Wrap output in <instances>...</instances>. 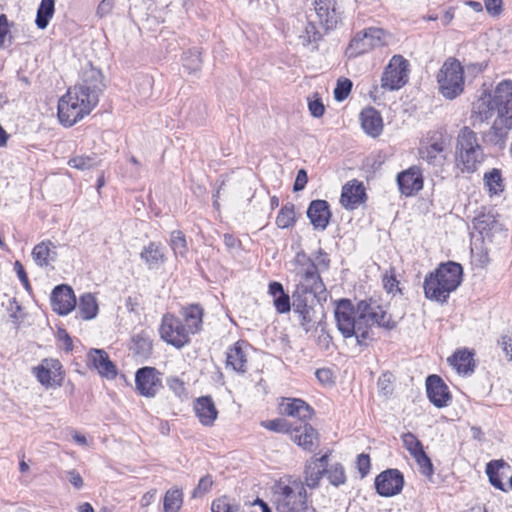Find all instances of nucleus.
I'll list each match as a JSON object with an SVG mask.
<instances>
[{"label": "nucleus", "instance_id": "nucleus-29", "mask_svg": "<svg viewBox=\"0 0 512 512\" xmlns=\"http://www.w3.org/2000/svg\"><path fill=\"white\" fill-rule=\"evenodd\" d=\"M194 410L199 421L205 426L213 425L217 418V410L213 400L209 396L200 397L196 400Z\"/></svg>", "mask_w": 512, "mask_h": 512}, {"label": "nucleus", "instance_id": "nucleus-47", "mask_svg": "<svg viewBox=\"0 0 512 512\" xmlns=\"http://www.w3.org/2000/svg\"><path fill=\"white\" fill-rule=\"evenodd\" d=\"M68 165L78 170H89L97 165L95 156H75L68 161Z\"/></svg>", "mask_w": 512, "mask_h": 512}, {"label": "nucleus", "instance_id": "nucleus-64", "mask_svg": "<svg viewBox=\"0 0 512 512\" xmlns=\"http://www.w3.org/2000/svg\"><path fill=\"white\" fill-rule=\"evenodd\" d=\"M501 7L502 0H485L486 10L493 15L499 14L501 11Z\"/></svg>", "mask_w": 512, "mask_h": 512}, {"label": "nucleus", "instance_id": "nucleus-43", "mask_svg": "<svg viewBox=\"0 0 512 512\" xmlns=\"http://www.w3.org/2000/svg\"><path fill=\"white\" fill-rule=\"evenodd\" d=\"M170 246L176 256L184 257L186 255L187 243L181 231L176 230L171 233Z\"/></svg>", "mask_w": 512, "mask_h": 512}, {"label": "nucleus", "instance_id": "nucleus-59", "mask_svg": "<svg viewBox=\"0 0 512 512\" xmlns=\"http://www.w3.org/2000/svg\"><path fill=\"white\" fill-rule=\"evenodd\" d=\"M500 345L506 356L512 360V332H508L501 337Z\"/></svg>", "mask_w": 512, "mask_h": 512}, {"label": "nucleus", "instance_id": "nucleus-26", "mask_svg": "<svg viewBox=\"0 0 512 512\" xmlns=\"http://www.w3.org/2000/svg\"><path fill=\"white\" fill-rule=\"evenodd\" d=\"M140 258L148 269H158L166 262L165 247L161 243L150 242L143 247Z\"/></svg>", "mask_w": 512, "mask_h": 512}, {"label": "nucleus", "instance_id": "nucleus-48", "mask_svg": "<svg viewBox=\"0 0 512 512\" xmlns=\"http://www.w3.org/2000/svg\"><path fill=\"white\" fill-rule=\"evenodd\" d=\"M261 425L264 428H266L270 431L277 432V433H290L291 434V430H292V426L290 425V423L287 420L282 419V418L263 421L261 423Z\"/></svg>", "mask_w": 512, "mask_h": 512}, {"label": "nucleus", "instance_id": "nucleus-41", "mask_svg": "<svg viewBox=\"0 0 512 512\" xmlns=\"http://www.w3.org/2000/svg\"><path fill=\"white\" fill-rule=\"evenodd\" d=\"M497 225L495 217L490 214H480L473 219V227L481 234H488Z\"/></svg>", "mask_w": 512, "mask_h": 512}, {"label": "nucleus", "instance_id": "nucleus-2", "mask_svg": "<svg viewBox=\"0 0 512 512\" xmlns=\"http://www.w3.org/2000/svg\"><path fill=\"white\" fill-rule=\"evenodd\" d=\"M292 272L298 281L293 293V309L299 314L300 324L308 332L315 323V305L326 300V287L319 276L317 266L303 251L291 262Z\"/></svg>", "mask_w": 512, "mask_h": 512}, {"label": "nucleus", "instance_id": "nucleus-39", "mask_svg": "<svg viewBox=\"0 0 512 512\" xmlns=\"http://www.w3.org/2000/svg\"><path fill=\"white\" fill-rule=\"evenodd\" d=\"M211 512H243L239 503L228 496H221L213 500Z\"/></svg>", "mask_w": 512, "mask_h": 512}, {"label": "nucleus", "instance_id": "nucleus-52", "mask_svg": "<svg viewBox=\"0 0 512 512\" xmlns=\"http://www.w3.org/2000/svg\"><path fill=\"white\" fill-rule=\"evenodd\" d=\"M383 286L388 293H396L399 292L400 289L398 287L399 282L396 279L394 269H390L386 271L382 277Z\"/></svg>", "mask_w": 512, "mask_h": 512}, {"label": "nucleus", "instance_id": "nucleus-1", "mask_svg": "<svg viewBox=\"0 0 512 512\" xmlns=\"http://www.w3.org/2000/svg\"><path fill=\"white\" fill-rule=\"evenodd\" d=\"M339 332L345 338L355 337L359 345L373 339L374 325L392 330L396 321L372 300H362L355 307L348 299H341L334 311Z\"/></svg>", "mask_w": 512, "mask_h": 512}, {"label": "nucleus", "instance_id": "nucleus-34", "mask_svg": "<svg viewBox=\"0 0 512 512\" xmlns=\"http://www.w3.org/2000/svg\"><path fill=\"white\" fill-rule=\"evenodd\" d=\"M55 248L50 241L37 244L32 250V257L36 264L42 267L54 261L57 256Z\"/></svg>", "mask_w": 512, "mask_h": 512}, {"label": "nucleus", "instance_id": "nucleus-27", "mask_svg": "<svg viewBox=\"0 0 512 512\" xmlns=\"http://www.w3.org/2000/svg\"><path fill=\"white\" fill-rule=\"evenodd\" d=\"M184 320V328L188 335H193L201 330L203 323V309L197 304L184 307L181 311Z\"/></svg>", "mask_w": 512, "mask_h": 512}, {"label": "nucleus", "instance_id": "nucleus-32", "mask_svg": "<svg viewBox=\"0 0 512 512\" xmlns=\"http://www.w3.org/2000/svg\"><path fill=\"white\" fill-rule=\"evenodd\" d=\"M244 342L238 341L227 351L226 365L234 371L244 373L246 371L247 355L243 351Z\"/></svg>", "mask_w": 512, "mask_h": 512}, {"label": "nucleus", "instance_id": "nucleus-51", "mask_svg": "<svg viewBox=\"0 0 512 512\" xmlns=\"http://www.w3.org/2000/svg\"><path fill=\"white\" fill-rule=\"evenodd\" d=\"M414 459L423 475L431 476L433 474V464L424 450L421 453H418Z\"/></svg>", "mask_w": 512, "mask_h": 512}, {"label": "nucleus", "instance_id": "nucleus-14", "mask_svg": "<svg viewBox=\"0 0 512 512\" xmlns=\"http://www.w3.org/2000/svg\"><path fill=\"white\" fill-rule=\"evenodd\" d=\"M62 365L57 359H44L35 368H33L34 374L37 380L46 388L57 386L61 384Z\"/></svg>", "mask_w": 512, "mask_h": 512}, {"label": "nucleus", "instance_id": "nucleus-16", "mask_svg": "<svg viewBox=\"0 0 512 512\" xmlns=\"http://www.w3.org/2000/svg\"><path fill=\"white\" fill-rule=\"evenodd\" d=\"M51 305L53 310L60 315L71 312L76 305L72 288L64 284L56 286L51 293Z\"/></svg>", "mask_w": 512, "mask_h": 512}, {"label": "nucleus", "instance_id": "nucleus-49", "mask_svg": "<svg viewBox=\"0 0 512 512\" xmlns=\"http://www.w3.org/2000/svg\"><path fill=\"white\" fill-rule=\"evenodd\" d=\"M351 89V80L347 78L339 79L334 89V98L339 102L345 100L348 97L349 93L351 92Z\"/></svg>", "mask_w": 512, "mask_h": 512}, {"label": "nucleus", "instance_id": "nucleus-12", "mask_svg": "<svg viewBox=\"0 0 512 512\" xmlns=\"http://www.w3.org/2000/svg\"><path fill=\"white\" fill-rule=\"evenodd\" d=\"M135 386L140 395L152 398L162 388L161 373L154 367H142L135 374Z\"/></svg>", "mask_w": 512, "mask_h": 512}, {"label": "nucleus", "instance_id": "nucleus-38", "mask_svg": "<svg viewBox=\"0 0 512 512\" xmlns=\"http://www.w3.org/2000/svg\"><path fill=\"white\" fill-rule=\"evenodd\" d=\"M55 12V0H41L37 9L35 23L39 29H45Z\"/></svg>", "mask_w": 512, "mask_h": 512}, {"label": "nucleus", "instance_id": "nucleus-30", "mask_svg": "<svg viewBox=\"0 0 512 512\" xmlns=\"http://www.w3.org/2000/svg\"><path fill=\"white\" fill-rule=\"evenodd\" d=\"M331 3L332 0H314L315 14L326 29H332L337 24L336 12L331 8Z\"/></svg>", "mask_w": 512, "mask_h": 512}, {"label": "nucleus", "instance_id": "nucleus-20", "mask_svg": "<svg viewBox=\"0 0 512 512\" xmlns=\"http://www.w3.org/2000/svg\"><path fill=\"white\" fill-rule=\"evenodd\" d=\"M88 361L102 377L114 379L117 376L115 364L103 349H91L88 352Z\"/></svg>", "mask_w": 512, "mask_h": 512}, {"label": "nucleus", "instance_id": "nucleus-13", "mask_svg": "<svg viewBox=\"0 0 512 512\" xmlns=\"http://www.w3.org/2000/svg\"><path fill=\"white\" fill-rule=\"evenodd\" d=\"M404 478L397 469H387L375 478L377 493L383 497H392L401 492Z\"/></svg>", "mask_w": 512, "mask_h": 512}, {"label": "nucleus", "instance_id": "nucleus-3", "mask_svg": "<svg viewBox=\"0 0 512 512\" xmlns=\"http://www.w3.org/2000/svg\"><path fill=\"white\" fill-rule=\"evenodd\" d=\"M105 89L101 71L91 64L82 69L80 81L69 88L58 101V118L61 124L71 127L98 105Z\"/></svg>", "mask_w": 512, "mask_h": 512}, {"label": "nucleus", "instance_id": "nucleus-58", "mask_svg": "<svg viewBox=\"0 0 512 512\" xmlns=\"http://www.w3.org/2000/svg\"><path fill=\"white\" fill-rule=\"evenodd\" d=\"M67 479L71 483V485L76 489H81L84 485L83 478L80 473L76 470H69L66 472Z\"/></svg>", "mask_w": 512, "mask_h": 512}, {"label": "nucleus", "instance_id": "nucleus-55", "mask_svg": "<svg viewBox=\"0 0 512 512\" xmlns=\"http://www.w3.org/2000/svg\"><path fill=\"white\" fill-rule=\"evenodd\" d=\"M357 469L359 471V473L361 474V477H365L369 471H370V466H371V463H370V457L369 455L367 454H360L358 457H357Z\"/></svg>", "mask_w": 512, "mask_h": 512}, {"label": "nucleus", "instance_id": "nucleus-23", "mask_svg": "<svg viewBox=\"0 0 512 512\" xmlns=\"http://www.w3.org/2000/svg\"><path fill=\"white\" fill-rule=\"evenodd\" d=\"M497 114L495 103L491 99V95L481 96L472 108V125L476 126L477 123H487L494 115Z\"/></svg>", "mask_w": 512, "mask_h": 512}, {"label": "nucleus", "instance_id": "nucleus-24", "mask_svg": "<svg viewBox=\"0 0 512 512\" xmlns=\"http://www.w3.org/2000/svg\"><path fill=\"white\" fill-rule=\"evenodd\" d=\"M280 411L282 414L298 418L302 421L308 420L312 417V408L302 399L298 398H285L280 404Z\"/></svg>", "mask_w": 512, "mask_h": 512}, {"label": "nucleus", "instance_id": "nucleus-11", "mask_svg": "<svg viewBox=\"0 0 512 512\" xmlns=\"http://www.w3.org/2000/svg\"><path fill=\"white\" fill-rule=\"evenodd\" d=\"M446 146V137L441 133L435 132L419 148V157L429 165L441 166L446 159L444 154Z\"/></svg>", "mask_w": 512, "mask_h": 512}, {"label": "nucleus", "instance_id": "nucleus-8", "mask_svg": "<svg viewBox=\"0 0 512 512\" xmlns=\"http://www.w3.org/2000/svg\"><path fill=\"white\" fill-rule=\"evenodd\" d=\"M386 44V32L382 28L371 27L357 33L351 40L347 53L349 57H356L374 48Z\"/></svg>", "mask_w": 512, "mask_h": 512}, {"label": "nucleus", "instance_id": "nucleus-18", "mask_svg": "<svg viewBox=\"0 0 512 512\" xmlns=\"http://www.w3.org/2000/svg\"><path fill=\"white\" fill-rule=\"evenodd\" d=\"M426 391L429 400L438 408L448 406L451 395L447 385L438 375H430L426 380Z\"/></svg>", "mask_w": 512, "mask_h": 512}, {"label": "nucleus", "instance_id": "nucleus-4", "mask_svg": "<svg viewBox=\"0 0 512 512\" xmlns=\"http://www.w3.org/2000/svg\"><path fill=\"white\" fill-rule=\"evenodd\" d=\"M463 269L459 263L449 261L441 263L438 268L426 275L424 279V294L427 299L445 303L450 294L462 282Z\"/></svg>", "mask_w": 512, "mask_h": 512}, {"label": "nucleus", "instance_id": "nucleus-50", "mask_svg": "<svg viewBox=\"0 0 512 512\" xmlns=\"http://www.w3.org/2000/svg\"><path fill=\"white\" fill-rule=\"evenodd\" d=\"M214 484L213 478L211 475H205L203 476L199 482L196 488L192 492L193 498H199L203 497L205 494L211 491L212 486Z\"/></svg>", "mask_w": 512, "mask_h": 512}, {"label": "nucleus", "instance_id": "nucleus-60", "mask_svg": "<svg viewBox=\"0 0 512 512\" xmlns=\"http://www.w3.org/2000/svg\"><path fill=\"white\" fill-rule=\"evenodd\" d=\"M184 61V66L190 71H197L200 69L201 60L198 55L193 54L190 57H186Z\"/></svg>", "mask_w": 512, "mask_h": 512}, {"label": "nucleus", "instance_id": "nucleus-5", "mask_svg": "<svg viewBox=\"0 0 512 512\" xmlns=\"http://www.w3.org/2000/svg\"><path fill=\"white\" fill-rule=\"evenodd\" d=\"M484 148L477 134L468 126L462 127L456 138L455 161L465 172L473 173L484 162Z\"/></svg>", "mask_w": 512, "mask_h": 512}, {"label": "nucleus", "instance_id": "nucleus-10", "mask_svg": "<svg viewBox=\"0 0 512 512\" xmlns=\"http://www.w3.org/2000/svg\"><path fill=\"white\" fill-rule=\"evenodd\" d=\"M159 331L161 338L176 348H182L190 342L183 321L173 314L163 316Z\"/></svg>", "mask_w": 512, "mask_h": 512}, {"label": "nucleus", "instance_id": "nucleus-22", "mask_svg": "<svg viewBox=\"0 0 512 512\" xmlns=\"http://www.w3.org/2000/svg\"><path fill=\"white\" fill-rule=\"evenodd\" d=\"M307 217L314 229L325 230L331 218L328 202L325 200H313L307 209Z\"/></svg>", "mask_w": 512, "mask_h": 512}, {"label": "nucleus", "instance_id": "nucleus-35", "mask_svg": "<svg viewBox=\"0 0 512 512\" xmlns=\"http://www.w3.org/2000/svg\"><path fill=\"white\" fill-rule=\"evenodd\" d=\"M316 461H308L304 470V487L307 486L310 489H316L319 487L320 480L325 474L326 469L323 467H317Z\"/></svg>", "mask_w": 512, "mask_h": 512}, {"label": "nucleus", "instance_id": "nucleus-17", "mask_svg": "<svg viewBox=\"0 0 512 512\" xmlns=\"http://www.w3.org/2000/svg\"><path fill=\"white\" fill-rule=\"evenodd\" d=\"M397 184L401 194L412 196L423 188V177L418 166L400 172L397 175Z\"/></svg>", "mask_w": 512, "mask_h": 512}, {"label": "nucleus", "instance_id": "nucleus-37", "mask_svg": "<svg viewBox=\"0 0 512 512\" xmlns=\"http://www.w3.org/2000/svg\"><path fill=\"white\" fill-rule=\"evenodd\" d=\"M78 311L82 319L91 320L97 316L98 304L94 295L86 293L80 297Z\"/></svg>", "mask_w": 512, "mask_h": 512}, {"label": "nucleus", "instance_id": "nucleus-6", "mask_svg": "<svg viewBox=\"0 0 512 512\" xmlns=\"http://www.w3.org/2000/svg\"><path fill=\"white\" fill-rule=\"evenodd\" d=\"M275 497L279 512H306L308 509L306 489L300 479L279 481Z\"/></svg>", "mask_w": 512, "mask_h": 512}, {"label": "nucleus", "instance_id": "nucleus-63", "mask_svg": "<svg viewBox=\"0 0 512 512\" xmlns=\"http://www.w3.org/2000/svg\"><path fill=\"white\" fill-rule=\"evenodd\" d=\"M113 0H102L97 7V14L103 17L109 14L113 9Z\"/></svg>", "mask_w": 512, "mask_h": 512}, {"label": "nucleus", "instance_id": "nucleus-42", "mask_svg": "<svg viewBox=\"0 0 512 512\" xmlns=\"http://www.w3.org/2000/svg\"><path fill=\"white\" fill-rule=\"evenodd\" d=\"M295 211L293 204H286L283 206L276 218V224L279 228L285 229L294 225Z\"/></svg>", "mask_w": 512, "mask_h": 512}, {"label": "nucleus", "instance_id": "nucleus-54", "mask_svg": "<svg viewBox=\"0 0 512 512\" xmlns=\"http://www.w3.org/2000/svg\"><path fill=\"white\" fill-rule=\"evenodd\" d=\"M317 31L315 25L312 22H308L304 27V34H300L299 38L302 40V44L306 45L317 39Z\"/></svg>", "mask_w": 512, "mask_h": 512}, {"label": "nucleus", "instance_id": "nucleus-46", "mask_svg": "<svg viewBox=\"0 0 512 512\" xmlns=\"http://www.w3.org/2000/svg\"><path fill=\"white\" fill-rule=\"evenodd\" d=\"M402 442L404 447L409 451L414 458L423 451V445L420 440L413 433H405L402 435Z\"/></svg>", "mask_w": 512, "mask_h": 512}, {"label": "nucleus", "instance_id": "nucleus-45", "mask_svg": "<svg viewBox=\"0 0 512 512\" xmlns=\"http://www.w3.org/2000/svg\"><path fill=\"white\" fill-rule=\"evenodd\" d=\"M325 474L329 482L334 486H340L346 481L344 468L339 463L331 465L330 468L326 469Z\"/></svg>", "mask_w": 512, "mask_h": 512}, {"label": "nucleus", "instance_id": "nucleus-7", "mask_svg": "<svg viewBox=\"0 0 512 512\" xmlns=\"http://www.w3.org/2000/svg\"><path fill=\"white\" fill-rule=\"evenodd\" d=\"M439 92L446 99L458 97L464 90V69L455 58H448L437 74Z\"/></svg>", "mask_w": 512, "mask_h": 512}, {"label": "nucleus", "instance_id": "nucleus-62", "mask_svg": "<svg viewBox=\"0 0 512 512\" xmlns=\"http://www.w3.org/2000/svg\"><path fill=\"white\" fill-rule=\"evenodd\" d=\"M168 387L178 396L184 391L183 382L178 378H169L167 380Z\"/></svg>", "mask_w": 512, "mask_h": 512}, {"label": "nucleus", "instance_id": "nucleus-36", "mask_svg": "<svg viewBox=\"0 0 512 512\" xmlns=\"http://www.w3.org/2000/svg\"><path fill=\"white\" fill-rule=\"evenodd\" d=\"M472 354L467 350H458L451 357L448 362L457 370L458 373L467 374L472 372Z\"/></svg>", "mask_w": 512, "mask_h": 512}, {"label": "nucleus", "instance_id": "nucleus-44", "mask_svg": "<svg viewBox=\"0 0 512 512\" xmlns=\"http://www.w3.org/2000/svg\"><path fill=\"white\" fill-rule=\"evenodd\" d=\"M182 505V494L179 490L167 491L164 497V511L177 512Z\"/></svg>", "mask_w": 512, "mask_h": 512}, {"label": "nucleus", "instance_id": "nucleus-56", "mask_svg": "<svg viewBox=\"0 0 512 512\" xmlns=\"http://www.w3.org/2000/svg\"><path fill=\"white\" fill-rule=\"evenodd\" d=\"M274 305L279 313H286L290 310V298L286 293L274 298Z\"/></svg>", "mask_w": 512, "mask_h": 512}, {"label": "nucleus", "instance_id": "nucleus-40", "mask_svg": "<svg viewBox=\"0 0 512 512\" xmlns=\"http://www.w3.org/2000/svg\"><path fill=\"white\" fill-rule=\"evenodd\" d=\"M506 463L503 460H493L486 465V474L490 483L497 489L505 491L504 485L498 475L500 468H504Z\"/></svg>", "mask_w": 512, "mask_h": 512}, {"label": "nucleus", "instance_id": "nucleus-9", "mask_svg": "<svg viewBox=\"0 0 512 512\" xmlns=\"http://www.w3.org/2000/svg\"><path fill=\"white\" fill-rule=\"evenodd\" d=\"M409 63L401 55H394L386 66L382 78L381 87L393 91L403 87L408 82Z\"/></svg>", "mask_w": 512, "mask_h": 512}, {"label": "nucleus", "instance_id": "nucleus-61", "mask_svg": "<svg viewBox=\"0 0 512 512\" xmlns=\"http://www.w3.org/2000/svg\"><path fill=\"white\" fill-rule=\"evenodd\" d=\"M8 19L5 14L0 15V48L4 45L5 38L9 32Z\"/></svg>", "mask_w": 512, "mask_h": 512}, {"label": "nucleus", "instance_id": "nucleus-19", "mask_svg": "<svg viewBox=\"0 0 512 512\" xmlns=\"http://www.w3.org/2000/svg\"><path fill=\"white\" fill-rule=\"evenodd\" d=\"M366 199L363 184L356 179L348 181L342 188L340 203L348 210L357 208Z\"/></svg>", "mask_w": 512, "mask_h": 512}, {"label": "nucleus", "instance_id": "nucleus-25", "mask_svg": "<svg viewBox=\"0 0 512 512\" xmlns=\"http://www.w3.org/2000/svg\"><path fill=\"white\" fill-rule=\"evenodd\" d=\"M291 439L304 450L312 451L317 446L318 433L309 424H303L292 428Z\"/></svg>", "mask_w": 512, "mask_h": 512}, {"label": "nucleus", "instance_id": "nucleus-28", "mask_svg": "<svg viewBox=\"0 0 512 512\" xmlns=\"http://www.w3.org/2000/svg\"><path fill=\"white\" fill-rule=\"evenodd\" d=\"M363 130L372 137H377L383 130V121L380 113L373 107L364 109L360 114Z\"/></svg>", "mask_w": 512, "mask_h": 512}, {"label": "nucleus", "instance_id": "nucleus-21", "mask_svg": "<svg viewBox=\"0 0 512 512\" xmlns=\"http://www.w3.org/2000/svg\"><path fill=\"white\" fill-rule=\"evenodd\" d=\"M497 108V114L512 115V81L500 82L491 96Z\"/></svg>", "mask_w": 512, "mask_h": 512}, {"label": "nucleus", "instance_id": "nucleus-15", "mask_svg": "<svg viewBox=\"0 0 512 512\" xmlns=\"http://www.w3.org/2000/svg\"><path fill=\"white\" fill-rule=\"evenodd\" d=\"M512 129V115L497 114L493 125L483 134L485 142L503 148Z\"/></svg>", "mask_w": 512, "mask_h": 512}, {"label": "nucleus", "instance_id": "nucleus-53", "mask_svg": "<svg viewBox=\"0 0 512 512\" xmlns=\"http://www.w3.org/2000/svg\"><path fill=\"white\" fill-rule=\"evenodd\" d=\"M308 108L310 114L315 118L322 117L325 112V106L321 99L318 97V94L314 95V99H308Z\"/></svg>", "mask_w": 512, "mask_h": 512}, {"label": "nucleus", "instance_id": "nucleus-57", "mask_svg": "<svg viewBox=\"0 0 512 512\" xmlns=\"http://www.w3.org/2000/svg\"><path fill=\"white\" fill-rule=\"evenodd\" d=\"M308 181L307 172L304 169H300L297 172V176L293 185V190L295 192L301 191L305 188Z\"/></svg>", "mask_w": 512, "mask_h": 512}, {"label": "nucleus", "instance_id": "nucleus-33", "mask_svg": "<svg viewBox=\"0 0 512 512\" xmlns=\"http://www.w3.org/2000/svg\"><path fill=\"white\" fill-rule=\"evenodd\" d=\"M130 350L140 359H147L152 352V340L148 333L142 331L132 337Z\"/></svg>", "mask_w": 512, "mask_h": 512}, {"label": "nucleus", "instance_id": "nucleus-31", "mask_svg": "<svg viewBox=\"0 0 512 512\" xmlns=\"http://www.w3.org/2000/svg\"><path fill=\"white\" fill-rule=\"evenodd\" d=\"M484 188L490 197L500 196L505 190V183L502 172L498 168H493L483 175Z\"/></svg>", "mask_w": 512, "mask_h": 512}]
</instances>
